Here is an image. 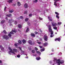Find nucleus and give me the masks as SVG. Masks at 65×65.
<instances>
[{"label": "nucleus", "mask_w": 65, "mask_h": 65, "mask_svg": "<svg viewBox=\"0 0 65 65\" xmlns=\"http://www.w3.org/2000/svg\"><path fill=\"white\" fill-rule=\"evenodd\" d=\"M39 19L40 20H42V18L40 17H39Z\"/></svg>", "instance_id": "c03bdc74"}, {"label": "nucleus", "mask_w": 65, "mask_h": 65, "mask_svg": "<svg viewBox=\"0 0 65 65\" xmlns=\"http://www.w3.org/2000/svg\"><path fill=\"white\" fill-rule=\"evenodd\" d=\"M62 24V22H58V25H60V24Z\"/></svg>", "instance_id": "58836bf2"}, {"label": "nucleus", "mask_w": 65, "mask_h": 65, "mask_svg": "<svg viewBox=\"0 0 65 65\" xmlns=\"http://www.w3.org/2000/svg\"><path fill=\"white\" fill-rule=\"evenodd\" d=\"M53 61L54 62V64H53L52 65H54L55 64H57V63L58 64V65H60L61 64H63V63L64 62V61L63 60H62L61 62L60 59L58 60L55 58H54Z\"/></svg>", "instance_id": "f257e3e1"}, {"label": "nucleus", "mask_w": 65, "mask_h": 65, "mask_svg": "<svg viewBox=\"0 0 65 65\" xmlns=\"http://www.w3.org/2000/svg\"><path fill=\"white\" fill-rule=\"evenodd\" d=\"M29 31V28H27V29L26 31V32H28V31Z\"/></svg>", "instance_id": "bb28decb"}, {"label": "nucleus", "mask_w": 65, "mask_h": 65, "mask_svg": "<svg viewBox=\"0 0 65 65\" xmlns=\"http://www.w3.org/2000/svg\"><path fill=\"white\" fill-rule=\"evenodd\" d=\"M8 48L10 51L8 52V53L9 55H11V53L13 54H15V53L18 52V50L16 49H13V50H12L11 48L10 47H8Z\"/></svg>", "instance_id": "f03ea898"}, {"label": "nucleus", "mask_w": 65, "mask_h": 65, "mask_svg": "<svg viewBox=\"0 0 65 65\" xmlns=\"http://www.w3.org/2000/svg\"><path fill=\"white\" fill-rule=\"evenodd\" d=\"M52 25L53 26H57V24L56 23H55L54 24H52Z\"/></svg>", "instance_id": "dca6fc26"}, {"label": "nucleus", "mask_w": 65, "mask_h": 65, "mask_svg": "<svg viewBox=\"0 0 65 65\" xmlns=\"http://www.w3.org/2000/svg\"><path fill=\"white\" fill-rule=\"evenodd\" d=\"M29 20V19L28 18H26L25 19V21L26 22H27Z\"/></svg>", "instance_id": "72a5a7b5"}, {"label": "nucleus", "mask_w": 65, "mask_h": 65, "mask_svg": "<svg viewBox=\"0 0 65 65\" xmlns=\"http://www.w3.org/2000/svg\"><path fill=\"white\" fill-rule=\"evenodd\" d=\"M18 42L19 44H22V42L20 40H19L18 41Z\"/></svg>", "instance_id": "c756f323"}, {"label": "nucleus", "mask_w": 65, "mask_h": 65, "mask_svg": "<svg viewBox=\"0 0 65 65\" xmlns=\"http://www.w3.org/2000/svg\"><path fill=\"white\" fill-rule=\"evenodd\" d=\"M12 31H11L10 32V33L8 34V36L9 37H11V34H14V33L13 32H14V33H16L17 32V30H12Z\"/></svg>", "instance_id": "20e7f679"}, {"label": "nucleus", "mask_w": 65, "mask_h": 65, "mask_svg": "<svg viewBox=\"0 0 65 65\" xmlns=\"http://www.w3.org/2000/svg\"><path fill=\"white\" fill-rule=\"evenodd\" d=\"M19 49H20V50H21V51H22V48H21V47H19Z\"/></svg>", "instance_id": "49530a36"}, {"label": "nucleus", "mask_w": 65, "mask_h": 65, "mask_svg": "<svg viewBox=\"0 0 65 65\" xmlns=\"http://www.w3.org/2000/svg\"><path fill=\"white\" fill-rule=\"evenodd\" d=\"M35 3H36L37 2V0H35Z\"/></svg>", "instance_id": "603ef678"}, {"label": "nucleus", "mask_w": 65, "mask_h": 65, "mask_svg": "<svg viewBox=\"0 0 65 65\" xmlns=\"http://www.w3.org/2000/svg\"><path fill=\"white\" fill-rule=\"evenodd\" d=\"M6 17H11V14H10L9 15H6Z\"/></svg>", "instance_id": "f3484780"}, {"label": "nucleus", "mask_w": 65, "mask_h": 65, "mask_svg": "<svg viewBox=\"0 0 65 65\" xmlns=\"http://www.w3.org/2000/svg\"><path fill=\"white\" fill-rule=\"evenodd\" d=\"M28 58V57H26V59H27V58Z\"/></svg>", "instance_id": "052dcab7"}, {"label": "nucleus", "mask_w": 65, "mask_h": 65, "mask_svg": "<svg viewBox=\"0 0 65 65\" xmlns=\"http://www.w3.org/2000/svg\"><path fill=\"white\" fill-rule=\"evenodd\" d=\"M6 7H5L4 9V10L5 11V10H6Z\"/></svg>", "instance_id": "3c124183"}, {"label": "nucleus", "mask_w": 65, "mask_h": 65, "mask_svg": "<svg viewBox=\"0 0 65 65\" xmlns=\"http://www.w3.org/2000/svg\"><path fill=\"white\" fill-rule=\"evenodd\" d=\"M22 42L23 43H26V41L25 40H23L22 41Z\"/></svg>", "instance_id": "6ab92c4d"}, {"label": "nucleus", "mask_w": 65, "mask_h": 65, "mask_svg": "<svg viewBox=\"0 0 65 65\" xmlns=\"http://www.w3.org/2000/svg\"><path fill=\"white\" fill-rule=\"evenodd\" d=\"M33 56H37V55H36V54H35V55H33Z\"/></svg>", "instance_id": "6e6d98bb"}, {"label": "nucleus", "mask_w": 65, "mask_h": 65, "mask_svg": "<svg viewBox=\"0 0 65 65\" xmlns=\"http://www.w3.org/2000/svg\"><path fill=\"white\" fill-rule=\"evenodd\" d=\"M5 21L4 20H2L1 21V24H4V23H5Z\"/></svg>", "instance_id": "2eb2a0df"}, {"label": "nucleus", "mask_w": 65, "mask_h": 65, "mask_svg": "<svg viewBox=\"0 0 65 65\" xmlns=\"http://www.w3.org/2000/svg\"><path fill=\"white\" fill-rule=\"evenodd\" d=\"M18 6H20L21 5V3L19 2H18Z\"/></svg>", "instance_id": "5701e85b"}, {"label": "nucleus", "mask_w": 65, "mask_h": 65, "mask_svg": "<svg viewBox=\"0 0 65 65\" xmlns=\"http://www.w3.org/2000/svg\"><path fill=\"white\" fill-rule=\"evenodd\" d=\"M49 63L51 64H53V62H52V61H50L49 62Z\"/></svg>", "instance_id": "4c0bfd02"}, {"label": "nucleus", "mask_w": 65, "mask_h": 65, "mask_svg": "<svg viewBox=\"0 0 65 65\" xmlns=\"http://www.w3.org/2000/svg\"><path fill=\"white\" fill-rule=\"evenodd\" d=\"M21 53L22 54H21V55H26V56H27V54H25V52L24 51H22Z\"/></svg>", "instance_id": "9d476101"}, {"label": "nucleus", "mask_w": 65, "mask_h": 65, "mask_svg": "<svg viewBox=\"0 0 65 65\" xmlns=\"http://www.w3.org/2000/svg\"><path fill=\"white\" fill-rule=\"evenodd\" d=\"M12 20H9V23H12Z\"/></svg>", "instance_id": "e433bc0d"}, {"label": "nucleus", "mask_w": 65, "mask_h": 65, "mask_svg": "<svg viewBox=\"0 0 65 65\" xmlns=\"http://www.w3.org/2000/svg\"><path fill=\"white\" fill-rule=\"evenodd\" d=\"M10 25H11H11H12V24H11V23H10Z\"/></svg>", "instance_id": "e2e57ef3"}, {"label": "nucleus", "mask_w": 65, "mask_h": 65, "mask_svg": "<svg viewBox=\"0 0 65 65\" xmlns=\"http://www.w3.org/2000/svg\"><path fill=\"white\" fill-rule=\"evenodd\" d=\"M0 63H1V64H0V65H1V64H2V61H1V60H0Z\"/></svg>", "instance_id": "09e8293b"}, {"label": "nucleus", "mask_w": 65, "mask_h": 65, "mask_svg": "<svg viewBox=\"0 0 65 65\" xmlns=\"http://www.w3.org/2000/svg\"><path fill=\"white\" fill-rule=\"evenodd\" d=\"M65 36V34L63 35V36Z\"/></svg>", "instance_id": "69168bd1"}, {"label": "nucleus", "mask_w": 65, "mask_h": 65, "mask_svg": "<svg viewBox=\"0 0 65 65\" xmlns=\"http://www.w3.org/2000/svg\"><path fill=\"white\" fill-rule=\"evenodd\" d=\"M48 44L47 42H46L44 44V46H47Z\"/></svg>", "instance_id": "412c9836"}, {"label": "nucleus", "mask_w": 65, "mask_h": 65, "mask_svg": "<svg viewBox=\"0 0 65 65\" xmlns=\"http://www.w3.org/2000/svg\"><path fill=\"white\" fill-rule=\"evenodd\" d=\"M35 34H37V33H38V32L35 31Z\"/></svg>", "instance_id": "5fc2aeb1"}, {"label": "nucleus", "mask_w": 65, "mask_h": 65, "mask_svg": "<svg viewBox=\"0 0 65 65\" xmlns=\"http://www.w3.org/2000/svg\"><path fill=\"white\" fill-rule=\"evenodd\" d=\"M35 49L36 51H37V50H38V48H37L36 47H35Z\"/></svg>", "instance_id": "a18cd8bd"}, {"label": "nucleus", "mask_w": 65, "mask_h": 65, "mask_svg": "<svg viewBox=\"0 0 65 65\" xmlns=\"http://www.w3.org/2000/svg\"><path fill=\"white\" fill-rule=\"evenodd\" d=\"M31 36H32V37H35V34H34L33 33L31 34Z\"/></svg>", "instance_id": "a211bd4d"}, {"label": "nucleus", "mask_w": 65, "mask_h": 65, "mask_svg": "<svg viewBox=\"0 0 65 65\" xmlns=\"http://www.w3.org/2000/svg\"><path fill=\"white\" fill-rule=\"evenodd\" d=\"M27 12H27V11H25L24 12V14H27Z\"/></svg>", "instance_id": "ea45409f"}, {"label": "nucleus", "mask_w": 65, "mask_h": 65, "mask_svg": "<svg viewBox=\"0 0 65 65\" xmlns=\"http://www.w3.org/2000/svg\"><path fill=\"white\" fill-rule=\"evenodd\" d=\"M18 44H19V43H17L16 44L15 43L14 44V45L15 46H17L18 45Z\"/></svg>", "instance_id": "7c9ffc66"}, {"label": "nucleus", "mask_w": 65, "mask_h": 65, "mask_svg": "<svg viewBox=\"0 0 65 65\" xmlns=\"http://www.w3.org/2000/svg\"><path fill=\"white\" fill-rule=\"evenodd\" d=\"M37 43H38V44H40V43H41V42H37Z\"/></svg>", "instance_id": "8fccbe9b"}, {"label": "nucleus", "mask_w": 65, "mask_h": 65, "mask_svg": "<svg viewBox=\"0 0 65 65\" xmlns=\"http://www.w3.org/2000/svg\"><path fill=\"white\" fill-rule=\"evenodd\" d=\"M59 55H62V53L61 52H60L59 53Z\"/></svg>", "instance_id": "de8ad7c7"}, {"label": "nucleus", "mask_w": 65, "mask_h": 65, "mask_svg": "<svg viewBox=\"0 0 65 65\" xmlns=\"http://www.w3.org/2000/svg\"><path fill=\"white\" fill-rule=\"evenodd\" d=\"M51 55H53V53Z\"/></svg>", "instance_id": "0e129e2a"}, {"label": "nucleus", "mask_w": 65, "mask_h": 65, "mask_svg": "<svg viewBox=\"0 0 65 65\" xmlns=\"http://www.w3.org/2000/svg\"><path fill=\"white\" fill-rule=\"evenodd\" d=\"M6 20H8V19H7V17L6 18Z\"/></svg>", "instance_id": "13d9d810"}, {"label": "nucleus", "mask_w": 65, "mask_h": 65, "mask_svg": "<svg viewBox=\"0 0 65 65\" xmlns=\"http://www.w3.org/2000/svg\"><path fill=\"white\" fill-rule=\"evenodd\" d=\"M20 19H22H22H23V17L21 16L20 17Z\"/></svg>", "instance_id": "a19ab883"}, {"label": "nucleus", "mask_w": 65, "mask_h": 65, "mask_svg": "<svg viewBox=\"0 0 65 65\" xmlns=\"http://www.w3.org/2000/svg\"><path fill=\"white\" fill-rule=\"evenodd\" d=\"M24 7L25 8H27L28 7V4L26 3L24 5Z\"/></svg>", "instance_id": "0eeeda50"}, {"label": "nucleus", "mask_w": 65, "mask_h": 65, "mask_svg": "<svg viewBox=\"0 0 65 65\" xmlns=\"http://www.w3.org/2000/svg\"><path fill=\"white\" fill-rule=\"evenodd\" d=\"M20 54H18V55H17V57L18 58H20Z\"/></svg>", "instance_id": "f704fd0d"}, {"label": "nucleus", "mask_w": 65, "mask_h": 65, "mask_svg": "<svg viewBox=\"0 0 65 65\" xmlns=\"http://www.w3.org/2000/svg\"><path fill=\"white\" fill-rule=\"evenodd\" d=\"M9 12L10 13H12V12H13V10H10L9 11Z\"/></svg>", "instance_id": "cd10ccee"}, {"label": "nucleus", "mask_w": 65, "mask_h": 65, "mask_svg": "<svg viewBox=\"0 0 65 65\" xmlns=\"http://www.w3.org/2000/svg\"><path fill=\"white\" fill-rule=\"evenodd\" d=\"M39 47H40V48H42V46H39Z\"/></svg>", "instance_id": "864d4df0"}, {"label": "nucleus", "mask_w": 65, "mask_h": 65, "mask_svg": "<svg viewBox=\"0 0 65 65\" xmlns=\"http://www.w3.org/2000/svg\"><path fill=\"white\" fill-rule=\"evenodd\" d=\"M44 51V48H42V49L41 50V52H42L43 51Z\"/></svg>", "instance_id": "c85d7f7f"}, {"label": "nucleus", "mask_w": 65, "mask_h": 65, "mask_svg": "<svg viewBox=\"0 0 65 65\" xmlns=\"http://www.w3.org/2000/svg\"><path fill=\"white\" fill-rule=\"evenodd\" d=\"M3 32L5 33V34H6L7 33V32H6L5 30H4L3 31Z\"/></svg>", "instance_id": "2f4dec72"}, {"label": "nucleus", "mask_w": 65, "mask_h": 65, "mask_svg": "<svg viewBox=\"0 0 65 65\" xmlns=\"http://www.w3.org/2000/svg\"><path fill=\"white\" fill-rule=\"evenodd\" d=\"M48 18L50 21H53V19H52V17L51 16H49L48 17Z\"/></svg>", "instance_id": "6e6552de"}, {"label": "nucleus", "mask_w": 65, "mask_h": 65, "mask_svg": "<svg viewBox=\"0 0 65 65\" xmlns=\"http://www.w3.org/2000/svg\"><path fill=\"white\" fill-rule=\"evenodd\" d=\"M0 48H1V50L2 51H3L4 50V48L2 47V46L1 45H0Z\"/></svg>", "instance_id": "ddd939ff"}, {"label": "nucleus", "mask_w": 65, "mask_h": 65, "mask_svg": "<svg viewBox=\"0 0 65 65\" xmlns=\"http://www.w3.org/2000/svg\"><path fill=\"white\" fill-rule=\"evenodd\" d=\"M36 53L37 54H38L39 55H41V53H40V52L39 51H37Z\"/></svg>", "instance_id": "4468645a"}, {"label": "nucleus", "mask_w": 65, "mask_h": 65, "mask_svg": "<svg viewBox=\"0 0 65 65\" xmlns=\"http://www.w3.org/2000/svg\"><path fill=\"white\" fill-rule=\"evenodd\" d=\"M28 42L29 44H31V45H32V44H33L32 43V41H31V40L29 41Z\"/></svg>", "instance_id": "f8f14e48"}, {"label": "nucleus", "mask_w": 65, "mask_h": 65, "mask_svg": "<svg viewBox=\"0 0 65 65\" xmlns=\"http://www.w3.org/2000/svg\"><path fill=\"white\" fill-rule=\"evenodd\" d=\"M40 40H42V39H40Z\"/></svg>", "instance_id": "338daca9"}, {"label": "nucleus", "mask_w": 65, "mask_h": 65, "mask_svg": "<svg viewBox=\"0 0 65 65\" xmlns=\"http://www.w3.org/2000/svg\"><path fill=\"white\" fill-rule=\"evenodd\" d=\"M55 34H57V33L56 32L55 33Z\"/></svg>", "instance_id": "680f3d73"}, {"label": "nucleus", "mask_w": 65, "mask_h": 65, "mask_svg": "<svg viewBox=\"0 0 65 65\" xmlns=\"http://www.w3.org/2000/svg\"><path fill=\"white\" fill-rule=\"evenodd\" d=\"M32 14H30L29 15V16L30 17H32Z\"/></svg>", "instance_id": "37998d69"}, {"label": "nucleus", "mask_w": 65, "mask_h": 65, "mask_svg": "<svg viewBox=\"0 0 65 65\" xmlns=\"http://www.w3.org/2000/svg\"><path fill=\"white\" fill-rule=\"evenodd\" d=\"M3 38L4 39H5L6 40H7L8 39V37L7 36L5 35L3 36Z\"/></svg>", "instance_id": "423d86ee"}, {"label": "nucleus", "mask_w": 65, "mask_h": 65, "mask_svg": "<svg viewBox=\"0 0 65 65\" xmlns=\"http://www.w3.org/2000/svg\"><path fill=\"white\" fill-rule=\"evenodd\" d=\"M32 53H35V51L32 50Z\"/></svg>", "instance_id": "79ce46f5"}, {"label": "nucleus", "mask_w": 65, "mask_h": 65, "mask_svg": "<svg viewBox=\"0 0 65 65\" xmlns=\"http://www.w3.org/2000/svg\"><path fill=\"white\" fill-rule=\"evenodd\" d=\"M54 51V50L53 49H52V52H53V51Z\"/></svg>", "instance_id": "4d7b16f0"}, {"label": "nucleus", "mask_w": 65, "mask_h": 65, "mask_svg": "<svg viewBox=\"0 0 65 65\" xmlns=\"http://www.w3.org/2000/svg\"><path fill=\"white\" fill-rule=\"evenodd\" d=\"M22 26L20 24H19L18 25V27L19 28H22Z\"/></svg>", "instance_id": "393cba45"}, {"label": "nucleus", "mask_w": 65, "mask_h": 65, "mask_svg": "<svg viewBox=\"0 0 65 65\" xmlns=\"http://www.w3.org/2000/svg\"><path fill=\"white\" fill-rule=\"evenodd\" d=\"M33 2H35V1H34V0Z\"/></svg>", "instance_id": "bf43d9fd"}, {"label": "nucleus", "mask_w": 65, "mask_h": 65, "mask_svg": "<svg viewBox=\"0 0 65 65\" xmlns=\"http://www.w3.org/2000/svg\"><path fill=\"white\" fill-rule=\"evenodd\" d=\"M41 59V58H40V57H39V58L38 57H36V59L37 60H40V59Z\"/></svg>", "instance_id": "4be33fe9"}, {"label": "nucleus", "mask_w": 65, "mask_h": 65, "mask_svg": "<svg viewBox=\"0 0 65 65\" xmlns=\"http://www.w3.org/2000/svg\"><path fill=\"white\" fill-rule=\"evenodd\" d=\"M48 30L50 32H51V34L50 35L51 37H53L54 35H53V33L54 32L53 31H52V27L50 25H49L48 26Z\"/></svg>", "instance_id": "7ed1b4c3"}, {"label": "nucleus", "mask_w": 65, "mask_h": 65, "mask_svg": "<svg viewBox=\"0 0 65 65\" xmlns=\"http://www.w3.org/2000/svg\"><path fill=\"white\" fill-rule=\"evenodd\" d=\"M53 29L55 30H57V27H53Z\"/></svg>", "instance_id": "473e14b6"}, {"label": "nucleus", "mask_w": 65, "mask_h": 65, "mask_svg": "<svg viewBox=\"0 0 65 65\" xmlns=\"http://www.w3.org/2000/svg\"><path fill=\"white\" fill-rule=\"evenodd\" d=\"M37 41H39L38 40H37Z\"/></svg>", "instance_id": "774afa93"}, {"label": "nucleus", "mask_w": 65, "mask_h": 65, "mask_svg": "<svg viewBox=\"0 0 65 65\" xmlns=\"http://www.w3.org/2000/svg\"><path fill=\"white\" fill-rule=\"evenodd\" d=\"M60 0H54V1L55 2L54 3V5L56 7V6H59V4H57L56 2H57V1H60Z\"/></svg>", "instance_id": "39448f33"}, {"label": "nucleus", "mask_w": 65, "mask_h": 65, "mask_svg": "<svg viewBox=\"0 0 65 65\" xmlns=\"http://www.w3.org/2000/svg\"><path fill=\"white\" fill-rule=\"evenodd\" d=\"M56 18H58V19H59V17L58 16V15H56Z\"/></svg>", "instance_id": "c9c22d12"}, {"label": "nucleus", "mask_w": 65, "mask_h": 65, "mask_svg": "<svg viewBox=\"0 0 65 65\" xmlns=\"http://www.w3.org/2000/svg\"><path fill=\"white\" fill-rule=\"evenodd\" d=\"M44 39L45 41H47V36L45 35L44 36Z\"/></svg>", "instance_id": "1a4fd4ad"}, {"label": "nucleus", "mask_w": 65, "mask_h": 65, "mask_svg": "<svg viewBox=\"0 0 65 65\" xmlns=\"http://www.w3.org/2000/svg\"><path fill=\"white\" fill-rule=\"evenodd\" d=\"M57 40L58 41H60V40H61V39H60L59 38H56L55 39V41H57Z\"/></svg>", "instance_id": "9b49d317"}, {"label": "nucleus", "mask_w": 65, "mask_h": 65, "mask_svg": "<svg viewBox=\"0 0 65 65\" xmlns=\"http://www.w3.org/2000/svg\"><path fill=\"white\" fill-rule=\"evenodd\" d=\"M13 22L15 25H17V22L16 21H14Z\"/></svg>", "instance_id": "a878e982"}, {"label": "nucleus", "mask_w": 65, "mask_h": 65, "mask_svg": "<svg viewBox=\"0 0 65 65\" xmlns=\"http://www.w3.org/2000/svg\"><path fill=\"white\" fill-rule=\"evenodd\" d=\"M55 13L56 14H57L56 15H59V13L57 12H55Z\"/></svg>", "instance_id": "b1692460"}, {"label": "nucleus", "mask_w": 65, "mask_h": 65, "mask_svg": "<svg viewBox=\"0 0 65 65\" xmlns=\"http://www.w3.org/2000/svg\"><path fill=\"white\" fill-rule=\"evenodd\" d=\"M12 1H13V0H8V2L9 3H11Z\"/></svg>", "instance_id": "aec40b11"}]
</instances>
